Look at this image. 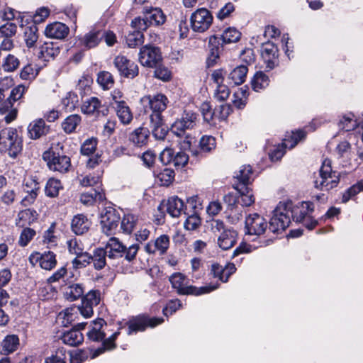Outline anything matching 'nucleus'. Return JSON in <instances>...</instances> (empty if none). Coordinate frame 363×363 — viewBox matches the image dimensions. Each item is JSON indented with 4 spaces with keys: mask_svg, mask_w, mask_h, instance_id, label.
Listing matches in <instances>:
<instances>
[{
    "mask_svg": "<svg viewBox=\"0 0 363 363\" xmlns=\"http://www.w3.org/2000/svg\"><path fill=\"white\" fill-rule=\"evenodd\" d=\"M101 293L99 290H91L82 298V304L78 307L81 315L84 318H90L94 313L93 307L99 304Z\"/></svg>",
    "mask_w": 363,
    "mask_h": 363,
    "instance_id": "nucleus-10",
    "label": "nucleus"
},
{
    "mask_svg": "<svg viewBox=\"0 0 363 363\" xmlns=\"http://www.w3.org/2000/svg\"><path fill=\"white\" fill-rule=\"evenodd\" d=\"M140 16L138 17V28L145 30L149 26L162 25L165 21V16L162 11L152 5H147L140 8Z\"/></svg>",
    "mask_w": 363,
    "mask_h": 363,
    "instance_id": "nucleus-5",
    "label": "nucleus"
},
{
    "mask_svg": "<svg viewBox=\"0 0 363 363\" xmlns=\"http://www.w3.org/2000/svg\"><path fill=\"white\" fill-rule=\"evenodd\" d=\"M241 37V33L234 28H228L221 35L224 43H232L238 42Z\"/></svg>",
    "mask_w": 363,
    "mask_h": 363,
    "instance_id": "nucleus-45",
    "label": "nucleus"
},
{
    "mask_svg": "<svg viewBox=\"0 0 363 363\" xmlns=\"http://www.w3.org/2000/svg\"><path fill=\"white\" fill-rule=\"evenodd\" d=\"M77 103V96L74 94H69V96L65 97L62 100L59 109L52 110L50 113H60L61 112H72L75 110L76 104Z\"/></svg>",
    "mask_w": 363,
    "mask_h": 363,
    "instance_id": "nucleus-33",
    "label": "nucleus"
},
{
    "mask_svg": "<svg viewBox=\"0 0 363 363\" xmlns=\"http://www.w3.org/2000/svg\"><path fill=\"white\" fill-rule=\"evenodd\" d=\"M164 321L162 318H148L146 316H138V331L145 330L147 327H155Z\"/></svg>",
    "mask_w": 363,
    "mask_h": 363,
    "instance_id": "nucleus-37",
    "label": "nucleus"
},
{
    "mask_svg": "<svg viewBox=\"0 0 363 363\" xmlns=\"http://www.w3.org/2000/svg\"><path fill=\"white\" fill-rule=\"evenodd\" d=\"M104 325H106V321L103 318H97L91 322L92 328L87 333V337L89 340L94 342H100L104 340L105 333L101 329Z\"/></svg>",
    "mask_w": 363,
    "mask_h": 363,
    "instance_id": "nucleus-24",
    "label": "nucleus"
},
{
    "mask_svg": "<svg viewBox=\"0 0 363 363\" xmlns=\"http://www.w3.org/2000/svg\"><path fill=\"white\" fill-rule=\"evenodd\" d=\"M76 256L77 257L72 261L74 268H83L91 263V255L88 252H83L82 251L80 254Z\"/></svg>",
    "mask_w": 363,
    "mask_h": 363,
    "instance_id": "nucleus-46",
    "label": "nucleus"
},
{
    "mask_svg": "<svg viewBox=\"0 0 363 363\" xmlns=\"http://www.w3.org/2000/svg\"><path fill=\"white\" fill-rule=\"evenodd\" d=\"M84 293V287L82 284L72 283L65 288L64 296L67 300L74 301L79 298H82Z\"/></svg>",
    "mask_w": 363,
    "mask_h": 363,
    "instance_id": "nucleus-27",
    "label": "nucleus"
},
{
    "mask_svg": "<svg viewBox=\"0 0 363 363\" xmlns=\"http://www.w3.org/2000/svg\"><path fill=\"white\" fill-rule=\"evenodd\" d=\"M252 169L250 165H243L235 173V177L240 182V186H246L252 178Z\"/></svg>",
    "mask_w": 363,
    "mask_h": 363,
    "instance_id": "nucleus-40",
    "label": "nucleus"
},
{
    "mask_svg": "<svg viewBox=\"0 0 363 363\" xmlns=\"http://www.w3.org/2000/svg\"><path fill=\"white\" fill-rule=\"evenodd\" d=\"M66 350L63 347L58 348L55 354L45 359V363H66Z\"/></svg>",
    "mask_w": 363,
    "mask_h": 363,
    "instance_id": "nucleus-54",
    "label": "nucleus"
},
{
    "mask_svg": "<svg viewBox=\"0 0 363 363\" xmlns=\"http://www.w3.org/2000/svg\"><path fill=\"white\" fill-rule=\"evenodd\" d=\"M313 182L315 188L321 191H329L337 186L340 182V173L333 170L329 159L324 160L318 176Z\"/></svg>",
    "mask_w": 363,
    "mask_h": 363,
    "instance_id": "nucleus-3",
    "label": "nucleus"
},
{
    "mask_svg": "<svg viewBox=\"0 0 363 363\" xmlns=\"http://www.w3.org/2000/svg\"><path fill=\"white\" fill-rule=\"evenodd\" d=\"M80 122L79 115H69L62 123V128L66 133L70 134L75 131Z\"/></svg>",
    "mask_w": 363,
    "mask_h": 363,
    "instance_id": "nucleus-39",
    "label": "nucleus"
},
{
    "mask_svg": "<svg viewBox=\"0 0 363 363\" xmlns=\"http://www.w3.org/2000/svg\"><path fill=\"white\" fill-rule=\"evenodd\" d=\"M140 160L144 167L150 169L155 162L156 155L152 151L147 150L142 155Z\"/></svg>",
    "mask_w": 363,
    "mask_h": 363,
    "instance_id": "nucleus-58",
    "label": "nucleus"
},
{
    "mask_svg": "<svg viewBox=\"0 0 363 363\" xmlns=\"http://www.w3.org/2000/svg\"><path fill=\"white\" fill-rule=\"evenodd\" d=\"M114 65L118 69L121 75L125 77L134 78L135 73L134 71L135 66L133 62H131L124 56H117L114 59Z\"/></svg>",
    "mask_w": 363,
    "mask_h": 363,
    "instance_id": "nucleus-19",
    "label": "nucleus"
},
{
    "mask_svg": "<svg viewBox=\"0 0 363 363\" xmlns=\"http://www.w3.org/2000/svg\"><path fill=\"white\" fill-rule=\"evenodd\" d=\"M91 221L84 214H77L72 220V230L76 235H83L91 226Z\"/></svg>",
    "mask_w": 363,
    "mask_h": 363,
    "instance_id": "nucleus-23",
    "label": "nucleus"
},
{
    "mask_svg": "<svg viewBox=\"0 0 363 363\" xmlns=\"http://www.w3.org/2000/svg\"><path fill=\"white\" fill-rule=\"evenodd\" d=\"M238 233L233 229L223 231L218 238V245L222 250L230 249L237 241Z\"/></svg>",
    "mask_w": 363,
    "mask_h": 363,
    "instance_id": "nucleus-22",
    "label": "nucleus"
},
{
    "mask_svg": "<svg viewBox=\"0 0 363 363\" xmlns=\"http://www.w3.org/2000/svg\"><path fill=\"white\" fill-rule=\"evenodd\" d=\"M169 237L167 235H162L155 240L153 244L150 242L146 244L145 250L150 254L158 251L160 255H164L169 247Z\"/></svg>",
    "mask_w": 363,
    "mask_h": 363,
    "instance_id": "nucleus-21",
    "label": "nucleus"
},
{
    "mask_svg": "<svg viewBox=\"0 0 363 363\" xmlns=\"http://www.w3.org/2000/svg\"><path fill=\"white\" fill-rule=\"evenodd\" d=\"M199 146L202 152H209L216 147V139L212 136H203L200 140Z\"/></svg>",
    "mask_w": 363,
    "mask_h": 363,
    "instance_id": "nucleus-51",
    "label": "nucleus"
},
{
    "mask_svg": "<svg viewBox=\"0 0 363 363\" xmlns=\"http://www.w3.org/2000/svg\"><path fill=\"white\" fill-rule=\"evenodd\" d=\"M121 220L119 211L113 206L104 207L100 213L102 231L107 235L114 234Z\"/></svg>",
    "mask_w": 363,
    "mask_h": 363,
    "instance_id": "nucleus-6",
    "label": "nucleus"
},
{
    "mask_svg": "<svg viewBox=\"0 0 363 363\" xmlns=\"http://www.w3.org/2000/svg\"><path fill=\"white\" fill-rule=\"evenodd\" d=\"M118 333H115L108 338L103 340V347L99 348L93 354L92 358H94L100 354L103 353L106 350H111L114 348L116 346L114 342L118 336Z\"/></svg>",
    "mask_w": 363,
    "mask_h": 363,
    "instance_id": "nucleus-52",
    "label": "nucleus"
},
{
    "mask_svg": "<svg viewBox=\"0 0 363 363\" xmlns=\"http://www.w3.org/2000/svg\"><path fill=\"white\" fill-rule=\"evenodd\" d=\"M35 235V231L31 228H26L22 231L19 243L21 246H26Z\"/></svg>",
    "mask_w": 363,
    "mask_h": 363,
    "instance_id": "nucleus-62",
    "label": "nucleus"
},
{
    "mask_svg": "<svg viewBox=\"0 0 363 363\" xmlns=\"http://www.w3.org/2000/svg\"><path fill=\"white\" fill-rule=\"evenodd\" d=\"M60 52V47L57 43L52 41L45 42L40 47L38 57L44 61H50L55 59V57L59 55Z\"/></svg>",
    "mask_w": 363,
    "mask_h": 363,
    "instance_id": "nucleus-18",
    "label": "nucleus"
},
{
    "mask_svg": "<svg viewBox=\"0 0 363 363\" xmlns=\"http://www.w3.org/2000/svg\"><path fill=\"white\" fill-rule=\"evenodd\" d=\"M30 263L35 266L38 263L40 267L50 271L57 265L56 255L52 251H45L43 253L35 252L29 257Z\"/></svg>",
    "mask_w": 363,
    "mask_h": 363,
    "instance_id": "nucleus-13",
    "label": "nucleus"
},
{
    "mask_svg": "<svg viewBox=\"0 0 363 363\" xmlns=\"http://www.w3.org/2000/svg\"><path fill=\"white\" fill-rule=\"evenodd\" d=\"M83 186H96L99 187L101 185V177L89 174L85 176L80 182Z\"/></svg>",
    "mask_w": 363,
    "mask_h": 363,
    "instance_id": "nucleus-60",
    "label": "nucleus"
},
{
    "mask_svg": "<svg viewBox=\"0 0 363 363\" xmlns=\"http://www.w3.org/2000/svg\"><path fill=\"white\" fill-rule=\"evenodd\" d=\"M157 178L162 186H169L174 178V172L173 169L165 168L162 172L157 174Z\"/></svg>",
    "mask_w": 363,
    "mask_h": 363,
    "instance_id": "nucleus-50",
    "label": "nucleus"
},
{
    "mask_svg": "<svg viewBox=\"0 0 363 363\" xmlns=\"http://www.w3.org/2000/svg\"><path fill=\"white\" fill-rule=\"evenodd\" d=\"M247 72L248 69L245 65L236 67L229 74L228 79L230 80V83L234 85L242 84L245 81Z\"/></svg>",
    "mask_w": 363,
    "mask_h": 363,
    "instance_id": "nucleus-30",
    "label": "nucleus"
},
{
    "mask_svg": "<svg viewBox=\"0 0 363 363\" xmlns=\"http://www.w3.org/2000/svg\"><path fill=\"white\" fill-rule=\"evenodd\" d=\"M17 30V26L15 23L7 22L0 27V38H11Z\"/></svg>",
    "mask_w": 363,
    "mask_h": 363,
    "instance_id": "nucleus-55",
    "label": "nucleus"
},
{
    "mask_svg": "<svg viewBox=\"0 0 363 363\" xmlns=\"http://www.w3.org/2000/svg\"><path fill=\"white\" fill-rule=\"evenodd\" d=\"M37 212L30 208L21 211L18 214V221L17 225L24 226L26 224L30 225L37 219Z\"/></svg>",
    "mask_w": 363,
    "mask_h": 363,
    "instance_id": "nucleus-36",
    "label": "nucleus"
},
{
    "mask_svg": "<svg viewBox=\"0 0 363 363\" xmlns=\"http://www.w3.org/2000/svg\"><path fill=\"white\" fill-rule=\"evenodd\" d=\"M120 330H124L128 335H131L136 332V318L131 317L127 319H123L120 323Z\"/></svg>",
    "mask_w": 363,
    "mask_h": 363,
    "instance_id": "nucleus-49",
    "label": "nucleus"
},
{
    "mask_svg": "<svg viewBox=\"0 0 363 363\" xmlns=\"http://www.w3.org/2000/svg\"><path fill=\"white\" fill-rule=\"evenodd\" d=\"M155 69L154 72L155 77L162 80V81H169L171 78V72L168 69V68L165 67H162L160 65H157L155 67Z\"/></svg>",
    "mask_w": 363,
    "mask_h": 363,
    "instance_id": "nucleus-59",
    "label": "nucleus"
},
{
    "mask_svg": "<svg viewBox=\"0 0 363 363\" xmlns=\"http://www.w3.org/2000/svg\"><path fill=\"white\" fill-rule=\"evenodd\" d=\"M104 32L100 30H91L84 35L82 43L83 45L90 49L96 47L104 38Z\"/></svg>",
    "mask_w": 363,
    "mask_h": 363,
    "instance_id": "nucleus-29",
    "label": "nucleus"
},
{
    "mask_svg": "<svg viewBox=\"0 0 363 363\" xmlns=\"http://www.w3.org/2000/svg\"><path fill=\"white\" fill-rule=\"evenodd\" d=\"M93 79L91 76L88 74L83 75L79 80L77 85V89L82 92H85L89 90Z\"/></svg>",
    "mask_w": 363,
    "mask_h": 363,
    "instance_id": "nucleus-63",
    "label": "nucleus"
},
{
    "mask_svg": "<svg viewBox=\"0 0 363 363\" xmlns=\"http://www.w3.org/2000/svg\"><path fill=\"white\" fill-rule=\"evenodd\" d=\"M313 211V204L308 201L296 206L291 201L279 202L273 211L269 228L274 233L282 232L289 226L291 219L297 223L303 222Z\"/></svg>",
    "mask_w": 363,
    "mask_h": 363,
    "instance_id": "nucleus-1",
    "label": "nucleus"
},
{
    "mask_svg": "<svg viewBox=\"0 0 363 363\" xmlns=\"http://www.w3.org/2000/svg\"><path fill=\"white\" fill-rule=\"evenodd\" d=\"M97 145V140L95 138H90L86 140L81 147V153L84 155H90L96 150Z\"/></svg>",
    "mask_w": 363,
    "mask_h": 363,
    "instance_id": "nucleus-56",
    "label": "nucleus"
},
{
    "mask_svg": "<svg viewBox=\"0 0 363 363\" xmlns=\"http://www.w3.org/2000/svg\"><path fill=\"white\" fill-rule=\"evenodd\" d=\"M62 342L69 346H77L82 343L84 336L79 330H74L73 328L69 331L64 333L61 337Z\"/></svg>",
    "mask_w": 363,
    "mask_h": 363,
    "instance_id": "nucleus-31",
    "label": "nucleus"
},
{
    "mask_svg": "<svg viewBox=\"0 0 363 363\" xmlns=\"http://www.w3.org/2000/svg\"><path fill=\"white\" fill-rule=\"evenodd\" d=\"M38 39V28L35 26L26 27L24 31V40L27 47H34Z\"/></svg>",
    "mask_w": 363,
    "mask_h": 363,
    "instance_id": "nucleus-44",
    "label": "nucleus"
},
{
    "mask_svg": "<svg viewBox=\"0 0 363 363\" xmlns=\"http://www.w3.org/2000/svg\"><path fill=\"white\" fill-rule=\"evenodd\" d=\"M162 60L159 49L151 45H145L140 48L139 61L144 67H157Z\"/></svg>",
    "mask_w": 363,
    "mask_h": 363,
    "instance_id": "nucleus-12",
    "label": "nucleus"
},
{
    "mask_svg": "<svg viewBox=\"0 0 363 363\" xmlns=\"http://www.w3.org/2000/svg\"><path fill=\"white\" fill-rule=\"evenodd\" d=\"M167 212L173 218H178L182 213L186 214L184 202L177 196L170 197L167 202Z\"/></svg>",
    "mask_w": 363,
    "mask_h": 363,
    "instance_id": "nucleus-25",
    "label": "nucleus"
},
{
    "mask_svg": "<svg viewBox=\"0 0 363 363\" xmlns=\"http://www.w3.org/2000/svg\"><path fill=\"white\" fill-rule=\"evenodd\" d=\"M108 253L104 247H99L93 251L91 263L95 269L101 270L106 265Z\"/></svg>",
    "mask_w": 363,
    "mask_h": 363,
    "instance_id": "nucleus-32",
    "label": "nucleus"
},
{
    "mask_svg": "<svg viewBox=\"0 0 363 363\" xmlns=\"http://www.w3.org/2000/svg\"><path fill=\"white\" fill-rule=\"evenodd\" d=\"M43 157L47 162L49 169L52 171L65 173L71 166L70 158L66 155H60L54 152H45Z\"/></svg>",
    "mask_w": 363,
    "mask_h": 363,
    "instance_id": "nucleus-9",
    "label": "nucleus"
},
{
    "mask_svg": "<svg viewBox=\"0 0 363 363\" xmlns=\"http://www.w3.org/2000/svg\"><path fill=\"white\" fill-rule=\"evenodd\" d=\"M169 281L174 289H177V293L182 295H201L207 294L217 289L219 287V284H208L205 286L197 288L194 286H188L186 284V277L181 273H175L172 274Z\"/></svg>",
    "mask_w": 363,
    "mask_h": 363,
    "instance_id": "nucleus-4",
    "label": "nucleus"
},
{
    "mask_svg": "<svg viewBox=\"0 0 363 363\" xmlns=\"http://www.w3.org/2000/svg\"><path fill=\"white\" fill-rule=\"evenodd\" d=\"M102 199V194L97 190H94V193L82 194L81 196V201L85 204L92 203L97 199L101 200Z\"/></svg>",
    "mask_w": 363,
    "mask_h": 363,
    "instance_id": "nucleus-64",
    "label": "nucleus"
},
{
    "mask_svg": "<svg viewBox=\"0 0 363 363\" xmlns=\"http://www.w3.org/2000/svg\"><path fill=\"white\" fill-rule=\"evenodd\" d=\"M167 98L163 94H157L153 98L145 96L140 99L141 104L145 107L144 111H148L147 108L153 113H160L167 107Z\"/></svg>",
    "mask_w": 363,
    "mask_h": 363,
    "instance_id": "nucleus-14",
    "label": "nucleus"
},
{
    "mask_svg": "<svg viewBox=\"0 0 363 363\" xmlns=\"http://www.w3.org/2000/svg\"><path fill=\"white\" fill-rule=\"evenodd\" d=\"M20 345L19 338L16 335H8L2 340L1 352L8 355L16 351Z\"/></svg>",
    "mask_w": 363,
    "mask_h": 363,
    "instance_id": "nucleus-28",
    "label": "nucleus"
},
{
    "mask_svg": "<svg viewBox=\"0 0 363 363\" xmlns=\"http://www.w3.org/2000/svg\"><path fill=\"white\" fill-rule=\"evenodd\" d=\"M23 189L26 193H39L40 184L34 177H30L24 179Z\"/></svg>",
    "mask_w": 363,
    "mask_h": 363,
    "instance_id": "nucleus-53",
    "label": "nucleus"
},
{
    "mask_svg": "<svg viewBox=\"0 0 363 363\" xmlns=\"http://www.w3.org/2000/svg\"><path fill=\"white\" fill-rule=\"evenodd\" d=\"M62 189V186L60 180L50 178L45 185V193L47 196L54 198L58 196L59 191Z\"/></svg>",
    "mask_w": 363,
    "mask_h": 363,
    "instance_id": "nucleus-41",
    "label": "nucleus"
},
{
    "mask_svg": "<svg viewBox=\"0 0 363 363\" xmlns=\"http://www.w3.org/2000/svg\"><path fill=\"white\" fill-rule=\"evenodd\" d=\"M240 196L241 204L242 206H250L255 203V197L252 189L247 186H237L235 188Z\"/></svg>",
    "mask_w": 363,
    "mask_h": 363,
    "instance_id": "nucleus-38",
    "label": "nucleus"
},
{
    "mask_svg": "<svg viewBox=\"0 0 363 363\" xmlns=\"http://www.w3.org/2000/svg\"><path fill=\"white\" fill-rule=\"evenodd\" d=\"M24 91L25 86L22 85H19L11 90L9 97L3 107L4 111L9 112V113H17L16 108H13V102H16L20 99Z\"/></svg>",
    "mask_w": 363,
    "mask_h": 363,
    "instance_id": "nucleus-26",
    "label": "nucleus"
},
{
    "mask_svg": "<svg viewBox=\"0 0 363 363\" xmlns=\"http://www.w3.org/2000/svg\"><path fill=\"white\" fill-rule=\"evenodd\" d=\"M135 227V219L134 216L133 215L124 216L121 225L123 232L126 234H131L134 231Z\"/></svg>",
    "mask_w": 363,
    "mask_h": 363,
    "instance_id": "nucleus-48",
    "label": "nucleus"
},
{
    "mask_svg": "<svg viewBox=\"0 0 363 363\" xmlns=\"http://www.w3.org/2000/svg\"><path fill=\"white\" fill-rule=\"evenodd\" d=\"M104 248L108 253V259L121 257L126 250L125 246L115 237L111 238Z\"/></svg>",
    "mask_w": 363,
    "mask_h": 363,
    "instance_id": "nucleus-17",
    "label": "nucleus"
},
{
    "mask_svg": "<svg viewBox=\"0 0 363 363\" xmlns=\"http://www.w3.org/2000/svg\"><path fill=\"white\" fill-rule=\"evenodd\" d=\"M361 191H363V179L352 186L343 194L342 202L345 203H347Z\"/></svg>",
    "mask_w": 363,
    "mask_h": 363,
    "instance_id": "nucleus-47",
    "label": "nucleus"
},
{
    "mask_svg": "<svg viewBox=\"0 0 363 363\" xmlns=\"http://www.w3.org/2000/svg\"><path fill=\"white\" fill-rule=\"evenodd\" d=\"M267 222L258 213L248 215L245 218V228L249 235H261L267 228Z\"/></svg>",
    "mask_w": 363,
    "mask_h": 363,
    "instance_id": "nucleus-11",
    "label": "nucleus"
},
{
    "mask_svg": "<svg viewBox=\"0 0 363 363\" xmlns=\"http://www.w3.org/2000/svg\"><path fill=\"white\" fill-rule=\"evenodd\" d=\"M69 28L60 22H55L45 28V34L47 37L56 39H64L68 35Z\"/></svg>",
    "mask_w": 363,
    "mask_h": 363,
    "instance_id": "nucleus-20",
    "label": "nucleus"
},
{
    "mask_svg": "<svg viewBox=\"0 0 363 363\" xmlns=\"http://www.w3.org/2000/svg\"><path fill=\"white\" fill-rule=\"evenodd\" d=\"M194 115H186V117H182L177 120L171 127V132L178 137L185 134V130L191 129L195 125Z\"/></svg>",
    "mask_w": 363,
    "mask_h": 363,
    "instance_id": "nucleus-16",
    "label": "nucleus"
},
{
    "mask_svg": "<svg viewBox=\"0 0 363 363\" xmlns=\"http://www.w3.org/2000/svg\"><path fill=\"white\" fill-rule=\"evenodd\" d=\"M306 137V133L303 130L293 131L289 135H286L281 144L279 145L269 153V157L272 161L279 160L285 154L286 149L294 148L298 142L304 140Z\"/></svg>",
    "mask_w": 363,
    "mask_h": 363,
    "instance_id": "nucleus-7",
    "label": "nucleus"
},
{
    "mask_svg": "<svg viewBox=\"0 0 363 363\" xmlns=\"http://www.w3.org/2000/svg\"><path fill=\"white\" fill-rule=\"evenodd\" d=\"M101 107V101L96 97H91L84 101L82 106V111L83 113H99V108Z\"/></svg>",
    "mask_w": 363,
    "mask_h": 363,
    "instance_id": "nucleus-43",
    "label": "nucleus"
},
{
    "mask_svg": "<svg viewBox=\"0 0 363 363\" xmlns=\"http://www.w3.org/2000/svg\"><path fill=\"white\" fill-rule=\"evenodd\" d=\"M28 134L30 138L38 139L45 134L46 126L43 119H39L31 123L28 128Z\"/></svg>",
    "mask_w": 363,
    "mask_h": 363,
    "instance_id": "nucleus-35",
    "label": "nucleus"
},
{
    "mask_svg": "<svg viewBox=\"0 0 363 363\" xmlns=\"http://www.w3.org/2000/svg\"><path fill=\"white\" fill-rule=\"evenodd\" d=\"M96 82L104 90L111 89L114 84V79L112 74L106 71L99 72Z\"/></svg>",
    "mask_w": 363,
    "mask_h": 363,
    "instance_id": "nucleus-42",
    "label": "nucleus"
},
{
    "mask_svg": "<svg viewBox=\"0 0 363 363\" xmlns=\"http://www.w3.org/2000/svg\"><path fill=\"white\" fill-rule=\"evenodd\" d=\"M233 96L235 98L233 100V105L238 109L242 108L245 106L247 91L241 89L239 92L235 93Z\"/></svg>",
    "mask_w": 363,
    "mask_h": 363,
    "instance_id": "nucleus-61",
    "label": "nucleus"
},
{
    "mask_svg": "<svg viewBox=\"0 0 363 363\" xmlns=\"http://www.w3.org/2000/svg\"><path fill=\"white\" fill-rule=\"evenodd\" d=\"M19 60L12 55H8L3 63V67L5 71L13 72L18 68Z\"/></svg>",
    "mask_w": 363,
    "mask_h": 363,
    "instance_id": "nucleus-57",
    "label": "nucleus"
},
{
    "mask_svg": "<svg viewBox=\"0 0 363 363\" xmlns=\"http://www.w3.org/2000/svg\"><path fill=\"white\" fill-rule=\"evenodd\" d=\"M269 84V77L263 72H257L251 80L252 88L257 92L265 89Z\"/></svg>",
    "mask_w": 363,
    "mask_h": 363,
    "instance_id": "nucleus-34",
    "label": "nucleus"
},
{
    "mask_svg": "<svg viewBox=\"0 0 363 363\" xmlns=\"http://www.w3.org/2000/svg\"><path fill=\"white\" fill-rule=\"evenodd\" d=\"M213 21L212 13L206 8H200L190 17L191 28L194 32L203 33L207 31Z\"/></svg>",
    "mask_w": 363,
    "mask_h": 363,
    "instance_id": "nucleus-8",
    "label": "nucleus"
},
{
    "mask_svg": "<svg viewBox=\"0 0 363 363\" xmlns=\"http://www.w3.org/2000/svg\"><path fill=\"white\" fill-rule=\"evenodd\" d=\"M261 55L269 69H274L277 65L278 48L274 43L270 42L264 43L262 46Z\"/></svg>",
    "mask_w": 363,
    "mask_h": 363,
    "instance_id": "nucleus-15",
    "label": "nucleus"
},
{
    "mask_svg": "<svg viewBox=\"0 0 363 363\" xmlns=\"http://www.w3.org/2000/svg\"><path fill=\"white\" fill-rule=\"evenodd\" d=\"M23 149V140L13 128H6L0 131V152H6L16 158Z\"/></svg>",
    "mask_w": 363,
    "mask_h": 363,
    "instance_id": "nucleus-2",
    "label": "nucleus"
}]
</instances>
